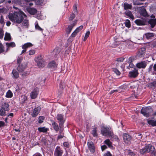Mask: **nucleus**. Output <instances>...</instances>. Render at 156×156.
Instances as JSON below:
<instances>
[{
	"instance_id": "1",
	"label": "nucleus",
	"mask_w": 156,
	"mask_h": 156,
	"mask_svg": "<svg viewBox=\"0 0 156 156\" xmlns=\"http://www.w3.org/2000/svg\"><path fill=\"white\" fill-rule=\"evenodd\" d=\"M8 16L11 21L18 23H21L23 19L25 18L23 23L24 26H28V20L25 18L27 16L23 12L20 10L15 12L13 13H9Z\"/></svg>"
},
{
	"instance_id": "2",
	"label": "nucleus",
	"mask_w": 156,
	"mask_h": 156,
	"mask_svg": "<svg viewBox=\"0 0 156 156\" xmlns=\"http://www.w3.org/2000/svg\"><path fill=\"white\" fill-rule=\"evenodd\" d=\"M101 132L103 136H109L115 139H118L117 136L114 134L110 126H103L101 128Z\"/></svg>"
},
{
	"instance_id": "3",
	"label": "nucleus",
	"mask_w": 156,
	"mask_h": 156,
	"mask_svg": "<svg viewBox=\"0 0 156 156\" xmlns=\"http://www.w3.org/2000/svg\"><path fill=\"white\" fill-rule=\"evenodd\" d=\"M35 61L39 67H43L45 66V62L42 56H37L35 58Z\"/></svg>"
},
{
	"instance_id": "4",
	"label": "nucleus",
	"mask_w": 156,
	"mask_h": 156,
	"mask_svg": "<svg viewBox=\"0 0 156 156\" xmlns=\"http://www.w3.org/2000/svg\"><path fill=\"white\" fill-rule=\"evenodd\" d=\"M57 119L59 121V125L60 128L62 127L65 121L66 118L64 115L61 114H58L56 116Z\"/></svg>"
},
{
	"instance_id": "5",
	"label": "nucleus",
	"mask_w": 156,
	"mask_h": 156,
	"mask_svg": "<svg viewBox=\"0 0 156 156\" xmlns=\"http://www.w3.org/2000/svg\"><path fill=\"white\" fill-rule=\"evenodd\" d=\"M152 111V108L150 107L143 108L141 110V113L146 117L149 116V113Z\"/></svg>"
},
{
	"instance_id": "6",
	"label": "nucleus",
	"mask_w": 156,
	"mask_h": 156,
	"mask_svg": "<svg viewBox=\"0 0 156 156\" xmlns=\"http://www.w3.org/2000/svg\"><path fill=\"white\" fill-rule=\"evenodd\" d=\"M152 147L150 144H148L146 145L144 147L140 150V153L141 154H144L146 153L149 152L151 149Z\"/></svg>"
},
{
	"instance_id": "7",
	"label": "nucleus",
	"mask_w": 156,
	"mask_h": 156,
	"mask_svg": "<svg viewBox=\"0 0 156 156\" xmlns=\"http://www.w3.org/2000/svg\"><path fill=\"white\" fill-rule=\"evenodd\" d=\"M138 70L136 69H134L129 72L128 76L130 78H135L138 76Z\"/></svg>"
},
{
	"instance_id": "8",
	"label": "nucleus",
	"mask_w": 156,
	"mask_h": 156,
	"mask_svg": "<svg viewBox=\"0 0 156 156\" xmlns=\"http://www.w3.org/2000/svg\"><path fill=\"white\" fill-rule=\"evenodd\" d=\"M62 150L59 146H57L55 150L54 153V156H62Z\"/></svg>"
},
{
	"instance_id": "9",
	"label": "nucleus",
	"mask_w": 156,
	"mask_h": 156,
	"mask_svg": "<svg viewBox=\"0 0 156 156\" xmlns=\"http://www.w3.org/2000/svg\"><path fill=\"white\" fill-rule=\"evenodd\" d=\"M39 89L37 88H35L30 93L31 98L33 99L36 98L38 94Z\"/></svg>"
},
{
	"instance_id": "10",
	"label": "nucleus",
	"mask_w": 156,
	"mask_h": 156,
	"mask_svg": "<svg viewBox=\"0 0 156 156\" xmlns=\"http://www.w3.org/2000/svg\"><path fill=\"white\" fill-rule=\"evenodd\" d=\"M123 138L124 141L126 143L129 142L131 139V136L126 133H124L123 134Z\"/></svg>"
},
{
	"instance_id": "11",
	"label": "nucleus",
	"mask_w": 156,
	"mask_h": 156,
	"mask_svg": "<svg viewBox=\"0 0 156 156\" xmlns=\"http://www.w3.org/2000/svg\"><path fill=\"white\" fill-rule=\"evenodd\" d=\"M76 20H74L73 21V23L71 24L70 25H69L68 28H67L66 30V32L67 33L69 34L71 30H72V28L73 27L76 25L77 22Z\"/></svg>"
},
{
	"instance_id": "12",
	"label": "nucleus",
	"mask_w": 156,
	"mask_h": 156,
	"mask_svg": "<svg viewBox=\"0 0 156 156\" xmlns=\"http://www.w3.org/2000/svg\"><path fill=\"white\" fill-rule=\"evenodd\" d=\"M87 145L90 151L92 153H94L95 151V149L93 143L91 141L88 142Z\"/></svg>"
},
{
	"instance_id": "13",
	"label": "nucleus",
	"mask_w": 156,
	"mask_h": 156,
	"mask_svg": "<svg viewBox=\"0 0 156 156\" xmlns=\"http://www.w3.org/2000/svg\"><path fill=\"white\" fill-rule=\"evenodd\" d=\"M27 65L26 63L19 65L17 68V69L19 72H22L26 69Z\"/></svg>"
},
{
	"instance_id": "14",
	"label": "nucleus",
	"mask_w": 156,
	"mask_h": 156,
	"mask_svg": "<svg viewBox=\"0 0 156 156\" xmlns=\"http://www.w3.org/2000/svg\"><path fill=\"white\" fill-rule=\"evenodd\" d=\"M147 65V62L145 61H143L138 63L136 64V66L138 68H144Z\"/></svg>"
},
{
	"instance_id": "15",
	"label": "nucleus",
	"mask_w": 156,
	"mask_h": 156,
	"mask_svg": "<svg viewBox=\"0 0 156 156\" xmlns=\"http://www.w3.org/2000/svg\"><path fill=\"white\" fill-rule=\"evenodd\" d=\"M40 110V108L39 107L35 108L34 109L33 113L31 114V115L32 117H35L37 116L39 113Z\"/></svg>"
},
{
	"instance_id": "16",
	"label": "nucleus",
	"mask_w": 156,
	"mask_h": 156,
	"mask_svg": "<svg viewBox=\"0 0 156 156\" xmlns=\"http://www.w3.org/2000/svg\"><path fill=\"white\" fill-rule=\"evenodd\" d=\"M145 48H142L140 49L137 55L139 57H142L144 56L145 53Z\"/></svg>"
},
{
	"instance_id": "17",
	"label": "nucleus",
	"mask_w": 156,
	"mask_h": 156,
	"mask_svg": "<svg viewBox=\"0 0 156 156\" xmlns=\"http://www.w3.org/2000/svg\"><path fill=\"white\" fill-rule=\"evenodd\" d=\"M48 66L51 69H54L57 67V64L54 61H52L48 63Z\"/></svg>"
},
{
	"instance_id": "18",
	"label": "nucleus",
	"mask_w": 156,
	"mask_h": 156,
	"mask_svg": "<svg viewBox=\"0 0 156 156\" xmlns=\"http://www.w3.org/2000/svg\"><path fill=\"white\" fill-rule=\"evenodd\" d=\"M140 14L146 17L149 16V15L147 13L146 9L144 8H143L140 10Z\"/></svg>"
},
{
	"instance_id": "19",
	"label": "nucleus",
	"mask_w": 156,
	"mask_h": 156,
	"mask_svg": "<svg viewBox=\"0 0 156 156\" xmlns=\"http://www.w3.org/2000/svg\"><path fill=\"white\" fill-rule=\"evenodd\" d=\"M52 125L53 129L56 132H58L59 129V127L57 123L53 121L52 123Z\"/></svg>"
},
{
	"instance_id": "20",
	"label": "nucleus",
	"mask_w": 156,
	"mask_h": 156,
	"mask_svg": "<svg viewBox=\"0 0 156 156\" xmlns=\"http://www.w3.org/2000/svg\"><path fill=\"white\" fill-rule=\"evenodd\" d=\"M152 28H153L156 25V19H151L148 22Z\"/></svg>"
},
{
	"instance_id": "21",
	"label": "nucleus",
	"mask_w": 156,
	"mask_h": 156,
	"mask_svg": "<svg viewBox=\"0 0 156 156\" xmlns=\"http://www.w3.org/2000/svg\"><path fill=\"white\" fill-rule=\"evenodd\" d=\"M145 21L144 20H142L140 19H137L135 21V22L137 25H144L145 24Z\"/></svg>"
},
{
	"instance_id": "22",
	"label": "nucleus",
	"mask_w": 156,
	"mask_h": 156,
	"mask_svg": "<svg viewBox=\"0 0 156 156\" xmlns=\"http://www.w3.org/2000/svg\"><path fill=\"white\" fill-rule=\"evenodd\" d=\"M1 108L6 111H8L9 110V105L5 103L2 105Z\"/></svg>"
},
{
	"instance_id": "23",
	"label": "nucleus",
	"mask_w": 156,
	"mask_h": 156,
	"mask_svg": "<svg viewBox=\"0 0 156 156\" xmlns=\"http://www.w3.org/2000/svg\"><path fill=\"white\" fill-rule=\"evenodd\" d=\"M147 123L149 125L153 126H156V120L147 119Z\"/></svg>"
},
{
	"instance_id": "24",
	"label": "nucleus",
	"mask_w": 156,
	"mask_h": 156,
	"mask_svg": "<svg viewBox=\"0 0 156 156\" xmlns=\"http://www.w3.org/2000/svg\"><path fill=\"white\" fill-rule=\"evenodd\" d=\"M27 11L29 13L31 14L34 15L37 13V10L34 8H30L27 10Z\"/></svg>"
},
{
	"instance_id": "25",
	"label": "nucleus",
	"mask_w": 156,
	"mask_h": 156,
	"mask_svg": "<svg viewBox=\"0 0 156 156\" xmlns=\"http://www.w3.org/2000/svg\"><path fill=\"white\" fill-rule=\"evenodd\" d=\"M33 45V44L30 43H27L22 46V48H25L27 50V48L32 47Z\"/></svg>"
},
{
	"instance_id": "26",
	"label": "nucleus",
	"mask_w": 156,
	"mask_h": 156,
	"mask_svg": "<svg viewBox=\"0 0 156 156\" xmlns=\"http://www.w3.org/2000/svg\"><path fill=\"white\" fill-rule=\"evenodd\" d=\"M38 130L41 132L46 133L48 130V128H46L45 127H39L38 128Z\"/></svg>"
},
{
	"instance_id": "27",
	"label": "nucleus",
	"mask_w": 156,
	"mask_h": 156,
	"mask_svg": "<svg viewBox=\"0 0 156 156\" xmlns=\"http://www.w3.org/2000/svg\"><path fill=\"white\" fill-rule=\"evenodd\" d=\"M124 9L125 10L127 9H131L132 8V5L131 4H128L127 3H125L124 4Z\"/></svg>"
},
{
	"instance_id": "28",
	"label": "nucleus",
	"mask_w": 156,
	"mask_h": 156,
	"mask_svg": "<svg viewBox=\"0 0 156 156\" xmlns=\"http://www.w3.org/2000/svg\"><path fill=\"white\" fill-rule=\"evenodd\" d=\"M125 14L126 15L129 17L130 18H131L133 20L134 19V17L133 15L131 12L129 11H126L125 12Z\"/></svg>"
},
{
	"instance_id": "29",
	"label": "nucleus",
	"mask_w": 156,
	"mask_h": 156,
	"mask_svg": "<svg viewBox=\"0 0 156 156\" xmlns=\"http://www.w3.org/2000/svg\"><path fill=\"white\" fill-rule=\"evenodd\" d=\"M135 136L136 139L139 140H140L142 137L141 133H135Z\"/></svg>"
},
{
	"instance_id": "30",
	"label": "nucleus",
	"mask_w": 156,
	"mask_h": 156,
	"mask_svg": "<svg viewBox=\"0 0 156 156\" xmlns=\"http://www.w3.org/2000/svg\"><path fill=\"white\" fill-rule=\"evenodd\" d=\"M12 73L13 75V77L14 78H17L19 76V74L17 72L16 70H13Z\"/></svg>"
},
{
	"instance_id": "31",
	"label": "nucleus",
	"mask_w": 156,
	"mask_h": 156,
	"mask_svg": "<svg viewBox=\"0 0 156 156\" xmlns=\"http://www.w3.org/2000/svg\"><path fill=\"white\" fill-rule=\"evenodd\" d=\"M5 44L8 48L10 47H14L15 46V44L13 42H12L10 43H6Z\"/></svg>"
},
{
	"instance_id": "32",
	"label": "nucleus",
	"mask_w": 156,
	"mask_h": 156,
	"mask_svg": "<svg viewBox=\"0 0 156 156\" xmlns=\"http://www.w3.org/2000/svg\"><path fill=\"white\" fill-rule=\"evenodd\" d=\"M11 36L10 34L6 33L4 37V39L5 40H9L11 39Z\"/></svg>"
},
{
	"instance_id": "33",
	"label": "nucleus",
	"mask_w": 156,
	"mask_h": 156,
	"mask_svg": "<svg viewBox=\"0 0 156 156\" xmlns=\"http://www.w3.org/2000/svg\"><path fill=\"white\" fill-rule=\"evenodd\" d=\"M104 142L107 145H108L109 147H112V143L110 141L109 139L106 140Z\"/></svg>"
},
{
	"instance_id": "34",
	"label": "nucleus",
	"mask_w": 156,
	"mask_h": 156,
	"mask_svg": "<svg viewBox=\"0 0 156 156\" xmlns=\"http://www.w3.org/2000/svg\"><path fill=\"white\" fill-rule=\"evenodd\" d=\"M12 96V93L11 91L9 90L7 92L6 97L8 98H11Z\"/></svg>"
},
{
	"instance_id": "35",
	"label": "nucleus",
	"mask_w": 156,
	"mask_h": 156,
	"mask_svg": "<svg viewBox=\"0 0 156 156\" xmlns=\"http://www.w3.org/2000/svg\"><path fill=\"white\" fill-rule=\"evenodd\" d=\"M146 37L147 39H149L153 37L154 35L153 34L151 33H147L145 34Z\"/></svg>"
},
{
	"instance_id": "36",
	"label": "nucleus",
	"mask_w": 156,
	"mask_h": 156,
	"mask_svg": "<svg viewBox=\"0 0 156 156\" xmlns=\"http://www.w3.org/2000/svg\"><path fill=\"white\" fill-rule=\"evenodd\" d=\"M6 115V111L2 108L0 110V115L2 116H4Z\"/></svg>"
},
{
	"instance_id": "37",
	"label": "nucleus",
	"mask_w": 156,
	"mask_h": 156,
	"mask_svg": "<svg viewBox=\"0 0 156 156\" xmlns=\"http://www.w3.org/2000/svg\"><path fill=\"white\" fill-rule=\"evenodd\" d=\"M125 26L128 27H130V23L129 20H126L125 22Z\"/></svg>"
},
{
	"instance_id": "38",
	"label": "nucleus",
	"mask_w": 156,
	"mask_h": 156,
	"mask_svg": "<svg viewBox=\"0 0 156 156\" xmlns=\"http://www.w3.org/2000/svg\"><path fill=\"white\" fill-rule=\"evenodd\" d=\"M21 73H22V75L23 77H25L26 76L28 75L30 73V72L29 71H23Z\"/></svg>"
},
{
	"instance_id": "39",
	"label": "nucleus",
	"mask_w": 156,
	"mask_h": 156,
	"mask_svg": "<svg viewBox=\"0 0 156 156\" xmlns=\"http://www.w3.org/2000/svg\"><path fill=\"white\" fill-rule=\"evenodd\" d=\"M90 34V31H87V32L86 33L83 39V41H85L87 39V38L88 37L89 35Z\"/></svg>"
},
{
	"instance_id": "40",
	"label": "nucleus",
	"mask_w": 156,
	"mask_h": 156,
	"mask_svg": "<svg viewBox=\"0 0 156 156\" xmlns=\"http://www.w3.org/2000/svg\"><path fill=\"white\" fill-rule=\"evenodd\" d=\"M44 119V117L43 116H40L39 117L38 122L39 123H41L43 122V120Z\"/></svg>"
},
{
	"instance_id": "41",
	"label": "nucleus",
	"mask_w": 156,
	"mask_h": 156,
	"mask_svg": "<svg viewBox=\"0 0 156 156\" xmlns=\"http://www.w3.org/2000/svg\"><path fill=\"white\" fill-rule=\"evenodd\" d=\"M133 3L134 5H141L143 4V3H140L137 2L136 0H133Z\"/></svg>"
},
{
	"instance_id": "42",
	"label": "nucleus",
	"mask_w": 156,
	"mask_h": 156,
	"mask_svg": "<svg viewBox=\"0 0 156 156\" xmlns=\"http://www.w3.org/2000/svg\"><path fill=\"white\" fill-rule=\"evenodd\" d=\"M35 27L36 29L40 31H42L43 30L39 26L37 23H35Z\"/></svg>"
},
{
	"instance_id": "43",
	"label": "nucleus",
	"mask_w": 156,
	"mask_h": 156,
	"mask_svg": "<svg viewBox=\"0 0 156 156\" xmlns=\"http://www.w3.org/2000/svg\"><path fill=\"white\" fill-rule=\"evenodd\" d=\"M21 101L23 103H24L27 100V97L25 95H23L21 97Z\"/></svg>"
},
{
	"instance_id": "44",
	"label": "nucleus",
	"mask_w": 156,
	"mask_h": 156,
	"mask_svg": "<svg viewBox=\"0 0 156 156\" xmlns=\"http://www.w3.org/2000/svg\"><path fill=\"white\" fill-rule=\"evenodd\" d=\"M75 17V15L73 13H72L70 16L69 18V21L73 20Z\"/></svg>"
},
{
	"instance_id": "45",
	"label": "nucleus",
	"mask_w": 156,
	"mask_h": 156,
	"mask_svg": "<svg viewBox=\"0 0 156 156\" xmlns=\"http://www.w3.org/2000/svg\"><path fill=\"white\" fill-rule=\"evenodd\" d=\"M97 130L96 128H94L92 131V134L94 136H97Z\"/></svg>"
},
{
	"instance_id": "46",
	"label": "nucleus",
	"mask_w": 156,
	"mask_h": 156,
	"mask_svg": "<svg viewBox=\"0 0 156 156\" xmlns=\"http://www.w3.org/2000/svg\"><path fill=\"white\" fill-rule=\"evenodd\" d=\"M4 51V46L2 44H0V53L3 52Z\"/></svg>"
},
{
	"instance_id": "47",
	"label": "nucleus",
	"mask_w": 156,
	"mask_h": 156,
	"mask_svg": "<svg viewBox=\"0 0 156 156\" xmlns=\"http://www.w3.org/2000/svg\"><path fill=\"white\" fill-rule=\"evenodd\" d=\"M113 71L115 73L118 75H119L120 74V72L117 69H113Z\"/></svg>"
},
{
	"instance_id": "48",
	"label": "nucleus",
	"mask_w": 156,
	"mask_h": 156,
	"mask_svg": "<svg viewBox=\"0 0 156 156\" xmlns=\"http://www.w3.org/2000/svg\"><path fill=\"white\" fill-rule=\"evenodd\" d=\"M43 0H38L36 2V3L37 5H41L43 3Z\"/></svg>"
},
{
	"instance_id": "49",
	"label": "nucleus",
	"mask_w": 156,
	"mask_h": 156,
	"mask_svg": "<svg viewBox=\"0 0 156 156\" xmlns=\"http://www.w3.org/2000/svg\"><path fill=\"white\" fill-rule=\"evenodd\" d=\"M65 86V84L64 81H62L59 85L60 88L61 89H62Z\"/></svg>"
},
{
	"instance_id": "50",
	"label": "nucleus",
	"mask_w": 156,
	"mask_h": 156,
	"mask_svg": "<svg viewBox=\"0 0 156 156\" xmlns=\"http://www.w3.org/2000/svg\"><path fill=\"white\" fill-rule=\"evenodd\" d=\"M83 28V26H81L77 28L76 30V31H77V32H79Z\"/></svg>"
},
{
	"instance_id": "51",
	"label": "nucleus",
	"mask_w": 156,
	"mask_h": 156,
	"mask_svg": "<svg viewBox=\"0 0 156 156\" xmlns=\"http://www.w3.org/2000/svg\"><path fill=\"white\" fill-rule=\"evenodd\" d=\"M104 156H113L112 154L109 151H108L107 153H105Z\"/></svg>"
},
{
	"instance_id": "52",
	"label": "nucleus",
	"mask_w": 156,
	"mask_h": 156,
	"mask_svg": "<svg viewBox=\"0 0 156 156\" xmlns=\"http://www.w3.org/2000/svg\"><path fill=\"white\" fill-rule=\"evenodd\" d=\"M62 130H60L59 131V133L60 135H59L58 136V139H60L62 138L63 137V136L62 135H61L62 132Z\"/></svg>"
},
{
	"instance_id": "53",
	"label": "nucleus",
	"mask_w": 156,
	"mask_h": 156,
	"mask_svg": "<svg viewBox=\"0 0 156 156\" xmlns=\"http://www.w3.org/2000/svg\"><path fill=\"white\" fill-rule=\"evenodd\" d=\"M78 32H77L75 30L73 33L71 34V36L73 37H75L76 35L77 34V33Z\"/></svg>"
},
{
	"instance_id": "54",
	"label": "nucleus",
	"mask_w": 156,
	"mask_h": 156,
	"mask_svg": "<svg viewBox=\"0 0 156 156\" xmlns=\"http://www.w3.org/2000/svg\"><path fill=\"white\" fill-rule=\"evenodd\" d=\"M153 69L154 70V72L152 73L153 74H156V64H154L153 67Z\"/></svg>"
},
{
	"instance_id": "55",
	"label": "nucleus",
	"mask_w": 156,
	"mask_h": 156,
	"mask_svg": "<svg viewBox=\"0 0 156 156\" xmlns=\"http://www.w3.org/2000/svg\"><path fill=\"white\" fill-rule=\"evenodd\" d=\"M0 22L2 24H4L5 23L4 18L2 16L1 17Z\"/></svg>"
},
{
	"instance_id": "56",
	"label": "nucleus",
	"mask_w": 156,
	"mask_h": 156,
	"mask_svg": "<svg viewBox=\"0 0 156 156\" xmlns=\"http://www.w3.org/2000/svg\"><path fill=\"white\" fill-rule=\"evenodd\" d=\"M153 68V65H151L150 66L148 69V72L149 73H151Z\"/></svg>"
},
{
	"instance_id": "57",
	"label": "nucleus",
	"mask_w": 156,
	"mask_h": 156,
	"mask_svg": "<svg viewBox=\"0 0 156 156\" xmlns=\"http://www.w3.org/2000/svg\"><path fill=\"white\" fill-rule=\"evenodd\" d=\"M64 146L66 147H69V144L68 142H65L63 143Z\"/></svg>"
},
{
	"instance_id": "58",
	"label": "nucleus",
	"mask_w": 156,
	"mask_h": 156,
	"mask_svg": "<svg viewBox=\"0 0 156 156\" xmlns=\"http://www.w3.org/2000/svg\"><path fill=\"white\" fill-rule=\"evenodd\" d=\"M35 53V51L33 50H30L29 51V54L30 55H33Z\"/></svg>"
},
{
	"instance_id": "59",
	"label": "nucleus",
	"mask_w": 156,
	"mask_h": 156,
	"mask_svg": "<svg viewBox=\"0 0 156 156\" xmlns=\"http://www.w3.org/2000/svg\"><path fill=\"white\" fill-rule=\"evenodd\" d=\"M124 59L122 58H117L116 61L118 62H122L123 61Z\"/></svg>"
},
{
	"instance_id": "60",
	"label": "nucleus",
	"mask_w": 156,
	"mask_h": 156,
	"mask_svg": "<svg viewBox=\"0 0 156 156\" xmlns=\"http://www.w3.org/2000/svg\"><path fill=\"white\" fill-rule=\"evenodd\" d=\"M73 11L75 13L77 12V7L76 5H75L73 6Z\"/></svg>"
},
{
	"instance_id": "61",
	"label": "nucleus",
	"mask_w": 156,
	"mask_h": 156,
	"mask_svg": "<svg viewBox=\"0 0 156 156\" xmlns=\"http://www.w3.org/2000/svg\"><path fill=\"white\" fill-rule=\"evenodd\" d=\"M107 148L106 146L104 145L101 146V148L102 151H103Z\"/></svg>"
},
{
	"instance_id": "62",
	"label": "nucleus",
	"mask_w": 156,
	"mask_h": 156,
	"mask_svg": "<svg viewBox=\"0 0 156 156\" xmlns=\"http://www.w3.org/2000/svg\"><path fill=\"white\" fill-rule=\"evenodd\" d=\"M4 125L5 123L4 122L0 121V127L4 126Z\"/></svg>"
},
{
	"instance_id": "63",
	"label": "nucleus",
	"mask_w": 156,
	"mask_h": 156,
	"mask_svg": "<svg viewBox=\"0 0 156 156\" xmlns=\"http://www.w3.org/2000/svg\"><path fill=\"white\" fill-rule=\"evenodd\" d=\"M33 156H42V155L39 153H36L34 154Z\"/></svg>"
},
{
	"instance_id": "64",
	"label": "nucleus",
	"mask_w": 156,
	"mask_h": 156,
	"mask_svg": "<svg viewBox=\"0 0 156 156\" xmlns=\"http://www.w3.org/2000/svg\"><path fill=\"white\" fill-rule=\"evenodd\" d=\"M22 60V58H19L18 59H17V63H20L21 61Z\"/></svg>"
}]
</instances>
